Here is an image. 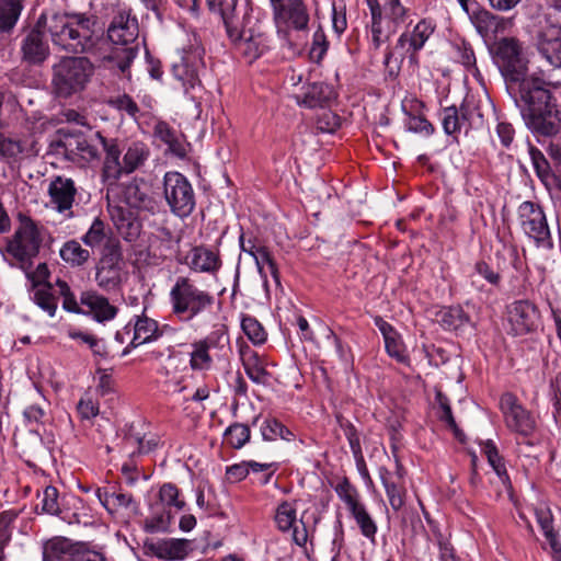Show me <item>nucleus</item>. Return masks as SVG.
I'll return each mask as SVG.
<instances>
[{
	"mask_svg": "<svg viewBox=\"0 0 561 561\" xmlns=\"http://www.w3.org/2000/svg\"><path fill=\"white\" fill-rule=\"evenodd\" d=\"M491 53L527 127L542 136L556 135L560 129L559 111L551 102L549 83L537 75L527 76L529 54L526 44L506 36L493 44Z\"/></svg>",
	"mask_w": 561,
	"mask_h": 561,
	"instance_id": "nucleus-1",
	"label": "nucleus"
},
{
	"mask_svg": "<svg viewBox=\"0 0 561 561\" xmlns=\"http://www.w3.org/2000/svg\"><path fill=\"white\" fill-rule=\"evenodd\" d=\"M44 28L58 49L72 55L92 54L100 41L96 33V18L81 12L54 13L46 18L41 15L38 24Z\"/></svg>",
	"mask_w": 561,
	"mask_h": 561,
	"instance_id": "nucleus-2",
	"label": "nucleus"
},
{
	"mask_svg": "<svg viewBox=\"0 0 561 561\" xmlns=\"http://www.w3.org/2000/svg\"><path fill=\"white\" fill-rule=\"evenodd\" d=\"M171 311L181 320H193L210 309L215 297L190 276H178L170 289Z\"/></svg>",
	"mask_w": 561,
	"mask_h": 561,
	"instance_id": "nucleus-3",
	"label": "nucleus"
},
{
	"mask_svg": "<svg viewBox=\"0 0 561 561\" xmlns=\"http://www.w3.org/2000/svg\"><path fill=\"white\" fill-rule=\"evenodd\" d=\"M371 14V45L380 48L405 24L410 9L401 0H367Z\"/></svg>",
	"mask_w": 561,
	"mask_h": 561,
	"instance_id": "nucleus-4",
	"label": "nucleus"
},
{
	"mask_svg": "<svg viewBox=\"0 0 561 561\" xmlns=\"http://www.w3.org/2000/svg\"><path fill=\"white\" fill-rule=\"evenodd\" d=\"M94 72L93 64L87 57H64L54 66L56 92L59 96H69L83 90Z\"/></svg>",
	"mask_w": 561,
	"mask_h": 561,
	"instance_id": "nucleus-5",
	"label": "nucleus"
},
{
	"mask_svg": "<svg viewBox=\"0 0 561 561\" xmlns=\"http://www.w3.org/2000/svg\"><path fill=\"white\" fill-rule=\"evenodd\" d=\"M43 242V228L26 216L20 217V225L9 241L7 251L20 262L22 270L32 265V259L37 256Z\"/></svg>",
	"mask_w": 561,
	"mask_h": 561,
	"instance_id": "nucleus-6",
	"label": "nucleus"
},
{
	"mask_svg": "<svg viewBox=\"0 0 561 561\" xmlns=\"http://www.w3.org/2000/svg\"><path fill=\"white\" fill-rule=\"evenodd\" d=\"M204 48L199 45H190L183 48L179 59L172 66L173 77L181 83L184 93H194L201 90V72L205 69Z\"/></svg>",
	"mask_w": 561,
	"mask_h": 561,
	"instance_id": "nucleus-7",
	"label": "nucleus"
},
{
	"mask_svg": "<svg viewBox=\"0 0 561 561\" xmlns=\"http://www.w3.org/2000/svg\"><path fill=\"white\" fill-rule=\"evenodd\" d=\"M163 194L171 211L179 217L190 216L195 208V194L188 180L179 172H167Z\"/></svg>",
	"mask_w": 561,
	"mask_h": 561,
	"instance_id": "nucleus-8",
	"label": "nucleus"
},
{
	"mask_svg": "<svg viewBox=\"0 0 561 561\" xmlns=\"http://www.w3.org/2000/svg\"><path fill=\"white\" fill-rule=\"evenodd\" d=\"M278 34L289 41V30L304 31L308 27L309 13L302 0H270Z\"/></svg>",
	"mask_w": 561,
	"mask_h": 561,
	"instance_id": "nucleus-9",
	"label": "nucleus"
},
{
	"mask_svg": "<svg viewBox=\"0 0 561 561\" xmlns=\"http://www.w3.org/2000/svg\"><path fill=\"white\" fill-rule=\"evenodd\" d=\"M122 262L121 242L116 238H107L95 274V280L101 288L108 290L119 284Z\"/></svg>",
	"mask_w": 561,
	"mask_h": 561,
	"instance_id": "nucleus-10",
	"label": "nucleus"
},
{
	"mask_svg": "<svg viewBox=\"0 0 561 561\" xmlns=\"http://www.w3.org/2000/svg\"><path fill=\"white\" fill-rule=\"evenodd\" d=\"M500 408L504 415L505 424L511 431L523 436H529L535 432V417L519 403L515 394L511 392L502 394Z\"/></svg>",
	"mask_w": 561,
	"mask_h": 561,
	"instance_id": "nucleus-11",
	"label": "nucleus"
},
{
	"mask_svg": "<svg viewBox=\"0 0 561 561\" xmlns=\"http://www.w3.org/2000/svg\"><path fill=\"white\" fill-rule=\"evenodd\" d=\"M518 220L523 231L537 243H545L550 239L546 215L538 204L523 202L518 207Z\"/></svg>",
	"mask_w": 561,
	"mask_h": 561,
	"instance_id": "nucleus-12",
	"label": "nucleus"
},
{
	"mask_svg": "<svg viewBox=\"0 0 561 561\" xmlns=\"http://www.w3.org/2000/svg\"><path fill=\"white\" fill-rule=\"evenodd\" d=\"M95 138L99 140L104 151V160L101 170L102 182L107 186L115 185L121 179V157L124 150L122 142L117 138H106L100 131L95 133Z\"/></svg>",
	"mask_w": 561,
	"mask_h": 561,
	"instance_id": "nucleus-13",
	"label": "nucleus"
},
{
	"mask_svg": "<svg viewBox=\"0 0 561 561\" xmlns=\"http://www.w3.org/2000/svg\"><path fill=\"white\" fill-rule=\"evenodd\" d=\"M434 27L425 20L420 21L412 33H402L398 38L394 51H399L401 58L408 57L411 62L416 64V53L424 46L425 42L433 34Z\"/></svg>",
	"mask_w": 561,
	"mask_h": 561,
	"instance_id": "nucleus-14",
	"label": "nucleus"
},
{
	"mask_svg": "<svg viewBox=\"0 0 561 561\" xmlns=\"http://www.w3.org/2000/svg\"><path fill=\"white\" fill-rule=\"evenodd\" d=\"M180 262L193 272L207 274H216L222 265L219 251L206 245L193 247Z\"/></svg>",
	"mask_w": 561,
	"mask_h": 561,
	"instance_id": "nucleus-15",
	"label": "nucleus"
},
{
	"mask_svg": "<svg viewBox=\"0 0 561 561\" xmlns=\"http://www.w3.org/2000/svg\"><path fill=\"white\" fill-rule=\"evenodd\" d=\"M508 322L515 335H523L533 331L539 317L536 306L529 300H517L508 307Z\"/></svg>",
	"mask_w": 561,
	"mask_h": 561,
	"instance_id": "nucleus-16",
	"label": "nucleus"
},
{
	"mask_svg": "<svg viewBox=\"0 0 561 561\" xmlns=\"http://www.w3.org/2000/svg\"><path fill=\"white\" fill-rule=\"evenodd\" d=\"M144 548L147 554L167 561L183 560L192 550L190 540L178 538H164L156 541L146 540Z\"/></svg>",
	"mask_w": 561,
	"mask_h": 561,
	"instance_id": "nucleus-17",
	"label": "nucleus"
},
{
	"mask_svg": "<svg viewBox=\"0 0 561 561\" xmlns=\"http://www.w3.org/2000/svg\"><path fill=\"white\" fill-rule=\"evenodd\" d=\"M76 194L77 188L75 182L69 178L58 175L49 183L48 195L50 204L58 213L64 214L67 218L73 216L71 208Z\"/></svg>",
	"mask_w": 561,
	"mask_h": 561,
	"instance_id": "nucleus-18",
	"label": "nucleus"
},
{
	"mask_svg": "<svg viewBox=\"0 0 561 561\" xmlns=\"http://www.w3.org/2000/svg\"><path fill=\"white\" fill-rule=\"evenodd\" d=\"M55 148L58 152H62L66 158L72 161L77 158L92 161L100 157L96 147L79 134L65 135L61 139L56 141Z\"/></svg>",
	"mask_w": 561,
	"mask_h": 561,
	"instance_id": "nucleus-19",
	"label": "nucleus"
},
{
	"mask_svg": "<svg viewBox=\"0 0 561 561\" xmlns=\"http://www.w3.org/2000/svg\"><path fill=\"white\" fill-rule=\"evenodd\" d=\"M139 34L138 21L127 11L118 12L112 20L107 36L116 45L129 46Z\"/></svg>",
	"mask_w": 561,
	"mask_h": 561,
	"instance_id": "nucleus-20",
	"label": "nucleus"
},
{
	"mask_svg": "<svg viewBox=\"0 0 561 561\" xmlns=\"http://www.w3.org/2000/svg\"><path fill=\"white\" fill-rule=\"evenodd\" d=\"M301 524V528H299L297 523V515H296V506L294 503L288 501H283L277 505L276 512H275V523L277 525V528L280 531H289L293 530V540L294 542L299 546L304 547L308 540V531L305 526V523L302 519L299 520Z\"/></svg>",
	"mask_w": 561,
	"mask_h": 561,
	"instance_id": "nucleus-21",
	"label": "nucleus"
},
{
	"mask_svg": "<svg viewBox=\"0 0 561 561\" xmlns=\"http://www.w3.org/2000/svg\"><path fill=\"white\" fill-rule=\"evenodd\" d=\"M221 20L231 44L247 34V30H253L257 26L247 3H240Z\"/></svg>",
	"mask_w": 561,
	"mask_h": 561,
	"instance_id": "nucleus-22",
	"label": "nucleus"
},
{
	"mask_svg": "<svg viewBox=\"0 0 561 561\" xmlns=\"http://www.w3.org/2000/svg\"><path fill=\"white\" fill-rule=\"evenodd\" d=\"M247 32L249 33L244 34L231 45L249 62H252L268 48V39L266 34L260 30L259 25L253 30H247Z\"/></svg>",
	"mask_w": 561,
	"mask_h": 561,
	"instance_id": "nucleus-23",
	"label": "nucleus"
},
{
	"mask_svg": "<svg viewBox=\"0 0 561 561\" xmlns=\"http://www.w3.org/2000/svg\"><path fill=\"white\" fill-rule=\"evenodd\" d=\"M84 547V543L72 542L66 537L51 538L44 543L43 561H59L65 557H70L72 561H78L79 553L83 551Z\"/></svg>",
	"mask_w": 561,
	"mask_h": 561,
	"instance_id": "nucleus-24",
	"label": "nucleus"
},
{
	"mask_svg": "<svg viewBox=\"0 0 561 561\" xmlns=\"http://www.w3.org/2000/svg\"><path fill=\"white\" fill-rule=\"evenodd\" d=\"M21 50L23 59L30 64H41L49 55L48 44L44 41L39 30H31L22 41Z\"/></svg>",
	"mask_w": 561,
	"mask_h": 561,
	"instance_id": "nucleus-25",
	"label": "nucleus"
},
{
	"mask_svg": "<svg viewBox=\"0 0 561 561\" xmlns=\"http://www.w3.org/2000/svg\"><path fill=\"white\" fill-rule=\"evenodd\" d=\"M123 198L131 208L153 213L157 207L156 201L149 194V188L144 181L129 182L123 191Z\"/></svg>",
	"mask_w": 561,
	"mask_h": 561,
	"instance_id": "nucleus-26",
	"label": "nucleus"
},
{
	"mask_svg": "<svg viewBox=\"0 0 561 561\" xmlns=\"http://www.w3.org/2000/svg\"><path fill=\"white\" fill-rule=\"evenodd\" d=\"M332 96V89L323 82H312L301 88V91L295 94L298 104L308 108L322 107Z\"/></svg>",
	"mask_w": 561,
	"mask_h": 561,
	"instance_id": "nucleus-27",
	"label": "nucleus"
},
{
	"mask_svg": "<svg viewBox=\"0 0 561 561\" xmlns=\"http://www.w3.org/2000/svg\"><path fill=\"white\" fill-rule=\"evenodd\" d=\"M81 305L89 308L94 319L99 322L108 321L117 314V308L108 302V299L94 293L84 291L80 297Z\"/></svg>",
	"mask_w": 561,
	"mask_h": 561,
	"instance_id": "nucleus-28",
	"label": "nucleus"
},
{
	"mask_svg": "<svg viewBox=\"0 0 561 561\" xmlns=\"http://www.w3.org/2000/svg\"><path fill=\"white\" fill-rule=\"evenodd\" d=\"M150 156L149 148L140 141L131 142L122 158L121 176L141 168Z\"/></svg>",
	"mask_w": 561,
	"mask_h": 561,
	"instance_id": "nucleus-29",
	"label": "nucleus"
},
{
	"mask_svg": "<svg viewBox=\"0 0 561 561\" xmlns=\"http://www.w3.org/2000/svg\"><path fill=\"white\" fill-rule=\"evenodd\" d=\"M216 344L213 336L196 341L192 344L190 353V367L196 371L209 370L213 366V358L209 354Z\"/></svg>",
	"mask_w": 561,
	"mask_h": 561,
	"instance_id": "nucleus-30",
	"label": "nucleus"
},
{
	"mask_svg": "<svg viewBox=\"0 0 561 561\" xmlns=\"http://www.w3.org/2000/svg\"><path fill=\"white\" fill-rule=\"evenodd\" d=\"M241 360L248 377L255 383L264 385L268 373L265 369V360L255 351L245 348L241 351Z\"/></svg>",
	"mask_w": 561,
	"mask_h": 561,
	"instance_id": "nucleus-31",
	"label": "nucleus"
},
{
	"mask_svg": "<svg viewBox=\"0 0 561 561\" xmlns=\"http://www.w3.org/2000/svg\"><path fill=\"white\" fill-rule=\"evenodd\" d=\"M540 51L553 67L561 68V26L545 33Z\"/></svg>",
	"mask_w": 561,
	"mask_h": 561,
	"instance_id": "nucleus-32",
	"label": "nucleus"
},
{
	"mask_svg": "<svg viewBox=\"0 0 561 561\" xmlns=\"http://www.w3.org/2000/svg\"><path fill=\"white\" fill-rule=\"evenodd\" d=\"M23 10V0H0V35L9 34Z\"/></svg>",
	"mask_w": 561,
	"mask_h": 561,
	"instance_id": "nucleus-33",
	"label": "nucleus"
},
{
	"mask_svg": "<svg viewBox=\"0 0 561 561\" xmlns=\"http://www.w3.org/2000/svg\"><path fill=\"white\" fill-rule=\"evenodd\" d=\"M437 321L445 330L459 331L471 324L469 316L459 306L440 310Z\"/></svg>",
	"mask_w": 561,
	"mask_h": 561,
	"instance_id": "nucleus-34",
	"label": "nucleus"
},
{
	"mask_svg": "<svg viewBox=\"0 0 561 561\" xmlns=\"http://www.w3.org/2000/svg\"><path fill=\"white\" fill-rule=\"evenodd\" d=\"M381 482L385 486L389 504L393 511H399L405 503V488L403 482L394 480L393 474L388 470L380 472Z\"/></svg>",
	"mask_w": 561,
	"mask_h": 561,
	"instance_id": "nucleus-35",
	"label": "nucleus"
},
{
	"mask_svg": "<svg viewBox=\"0 0 561 561\" xmlns=\"http://www.w3.org/2000/svg\"><path fill=\"white\" fill-rule=\"evenodd\" d=\"M469 108L461 104L458 110L455 105L447 106L442 111V124L447 135H455L461 130L462 125L468 119Z\"/></svg>",
	"mask_w": 561,
	"mask_h": 561,
	"instance_id": "nucleus-36",
	"label": "nucleus"
},
{
	"mask_svg": "<svg viewBox=\"0 0 561 561\" xmlns=\"http://www.w3.org/2000/svg\"><path fill=\"white\" fill-rule=\"evenodd\" d=\"M134 336L130 342L133 347L148 343L158 337V323L153 319L142 314L137 317L134 324Z\"/></svg>",
	"mask_w": 561,
	"mask_h": 561,
	"instance_id": "nucleus-37",
	"label": "nucleus"
},
{
	"mask_svg": "<svg viewBox=\"0 0 561 561\" xmlns=\"http://www.w3.org/2000/svg\"><path fill=\"white\" fill-rule=\"evenodd\" d=\"M254 261L263 279L264 286H267L265 265L267 266L270 274L274 278L275 283L280 285L278 267L268 248L265 245H260L259 251L255 252Z\"/></svg>",
	"mask_w": 561,
	"mask_h": 561,
	"instance_id": "nucleus-38",
	"label": "nucleus"
},
{
	"mask_svg": "<svg viewBox=\"0 0 561 561\" xmlns=\"http://www.w3.org/2000/svg\"><path fill=\"white\" fill-rule=\"evenodd\" d=\"M477 32L482 37H488L497 32L501 19L488 10L474 11L470 16Z\"/></svg>",
	"mask_w": 561,
	"mask_h": 561,
	"instance_id": "nucleus-39",
	"label": "nucleus"
},
{
	"mask_svg": "<svg viewBox=\"0 0 561 561\" xmlns=\"http://www.w3.org/2000/svg\"><path fill=\"white\" fill-rule=\"evenodd\" d=\"M535 515H536V519H537L540 528L542 529L545 537L549 541L552 550L554 552H560L561 546L558 542V539H557L558 536L553 530V525H552L553 518H552V514H551V511L549 510V507H547L543 504L537 506L535 508Z\"/></svg>",
	"mask_w": 561,
	"mask_h": 561,
	"instance_id": "nucleus-40",
	"label": "nucleus"
},
{
	"mask_svg": "<svg viewBox=\"0 0 561 561\" xmlns=\"http://www.w3.org/2000/svg\"><path fill=\"white\" fill-rule=\"evenodd\" d=\"M351 515L355 519L360 534L367 538L371 543L376 542V534L378 530L376 522L373 519L370 514L368 513L366 506L360 504L356 508L352 510Z\"/></svg>",
	"mask_w": 561,
	"mask_h": 561,
	"instance_id": "nucleus-41",
	"label": "nucleus"
},
{
	"mask_svg": "<svg viewBox=\"0 0 561 561\" xmlns=\"http://www.w3.org/2000/svg\"><path fill=\"white\" fill-rule=\"evenodd\" d=\"M137 54L138 48L136 46H122L114 48L105 59L112 68H117L122 73H125L129 70Z\"/></svg>",
	"mask_w": 561,
	"mask_h": 561,
	"instance_id": "nucleus-42",
	"label": "nucleus"
},
{
	"mask_svg": "<svg viewBox=\"0 0 561 561\" xmlns=\"http://www.w3.org/2000/svg\"><path fill=\"white\" fill-rule=\"evenodd\" d=\"M59 254L66 263L72 266H80L90 257V252L83 249L76 240L66 242L60 249Z\"/></svg>",
	"mask_w": 561,
	"mask_h": 561,
	"instance_id": "nucleus-43",
	"label": "nucleus"
},
{
	"mask_svg": "<svg viewBox=\"0 0 561 561\" xmlns=\"http://www.w3.org/2000/svg\"><path fill=\"white\" fill-rule=\"evenodd\" d=\"M33 301L50 317H54L57 310V299L51 293V285L46 283L43 286L32 287Z\"/></svg>",
	"mask_w": 561,
	"mask_h": 561,
	"instance_id": "nucleus-44",
	"label": "nucleus"
},
{
	"mask_svg": "<svg viewBox=\"0 0 561 561\" xmlns=\"http://www.w3.org/2000/svg\"><path fill=\"white\" fill-rule=\"evenodd\" d=\"M261 431L265 440H276L280 438L286 442H291L295 439V434L276 419H266Z\"/></svg>",
	"mask_w": 561,
	"mask_h": 561,
	"instance_id": "nucleus-45",
	"label": "nucleus"
},
{
	"mask_svg": "<svg viewBox=\"0 0 561 561\" xmlns=\"http://www.w3.org/2000/svg\"><path fill=\"white\" fill-rule=\"evenodd\" d=\"M528 152L537 176L541 180L542 183L547 184L548 181L552 178L551 168L548 160L546 159L545 154L534 146L529 147Z\"/></svg>",
	"mask_w": 561,
	"mask_h": 561,
	"instance_id": "nucleus-46",
	"label": "nucleus"
},
{
	"mask_svg": "<svg viewBox=\"0 0 561 561\" xmlns=\"http://www.w3.org/2000/svg\"><path fill=\"white\" fill-rule=\"evenodd\" d=\"M225 438L231 447L239 449L250 439V428L244 424L234 423L226 430Z\"/></svg>",
	"mask_w": 561,
	"mask_h": 561,
	"instance_id": "nucleus-47",
	"label": "nucleus"
},
{
	"mask_svg": "<svg viewBox=\"0 0 561 561\" xmlns=\"http://www.w3.org/2000/svg\"><path fill=\"white\" fill-rule=\"evenodd\" d=\"M335 492L339 497L346 504L350 512L363 504L359 501V494L357 490L350 483L346 478L336 484Z\"/></svg>",
	"mask_w": 561,
	"mask_h": 561,
	"instance_id": "nucleus-48",
	"label": "nucleus"
},
{
	"mask_svg": "<svg viewBox=\"0 0 561 561\" xmlns=\"http://www.w3.org/2000/svg\"><path fill=\"white\" fill-rule=\"evenodd\" d=\"M337 421L340 426L342 427L345 437L348 440L350 447L356 460H363V451L360 446L359 434L356 427L348 421H344L342 417L337 416Z\"/></svg>",
	"mask_w": 561,
	"mask_h": 561,
	"instance_id": "nucleus-49",
	"label": "nucleus"
},
{
	"mask_svg": "<svg viewBox=\"0 0 561 561\" xmlns=\"http://www.w3.org/2000/svg\"><path fill=\"white\" fill-rule=\"evenodd\" d=\"M242 330L244 334L251 340L254 344H262L266 341V332L262 324L252 317H245L241 322Z\"/></svg>",
	"mask_w": 561,
	"mask_h": 561,
	"instance_id": "nucleus-50",
	"label": "nucleus"
},
{
	"mask_svg": "<svg viewBox=\"0 0 561 561\" xmlns=\"http://www.w3.org/2000/svg\"><path fill=\"white\" fill-rule=\"evenodd\" d=\"M179 494L180 491L173 483H164L159 490L160 501L169 507H174L176 511H181L185 506V502L179 500Z\"/></svg>",
	"mask_w": 561,
	"mask_h": 561,
	"instance_id": "nucleus-51",
	"label": "nucleus"
},
{
	"mask_svg": "<svg viewBox=\"0 0 561 561\" xmlns=\"http://www.w3.org/2000/svg\"><path fill=\"white\" fill-rule=\"evenodd\" d=\"M482 451L486 456V459L493 470L501 479H507V473L502 458L499 455L497 448L491 440H486L483 444Z\"/></svg>",
	"mask_w": 561,
	"mask_h": 561,
	"instance_id": "nucleus-52",
	"label": "nucleus"
},
{
	"mask_svg": "<svg viewBox=\"0 0 561 561\" xmlns=\"http://www.w3.org/2000/svg\"><path fill=\"white\" fill-rule=\"evenodd\" d=\"M329 48V42L321 27H319L312 36V43L309 50L310 59L314 62H320Z\"/></svg>",
	"mask_w": 561,
	"mask_h": 561,
	"instance_id": "nucleus-53",
	"label": "nucleus"
},
{
	"mask_svg": "<svg viewBox=\"0 0 561 561\" xmlns=\"http://www.w3.org/2000/svg\"><path fill=\"white\" fill-rule=\"evenodd\" d=\"M436 401H437L438 408H439V414H438L439 420L445 422L449 426V428L454 432L456 437H459L461 433H460V431L457 426V423L454 419L447 397L444 396L442 392H437Z\"/></svg>",
	"mask_w": 561,
	"mask_h": 561,
	"instance_id": "nucleus-54",
	"label": "nucleus"
},
{
	"mask_svg": "<svg viewBox=\"0 0 561 561\" xmlns=\"http://www.w3.org/2000/svg\"><path fill=\"white\" fill-rule=\"evenodd\" d=\"M106 240L105 224L101 219L95 218L87 233L82 237V241L84 244L93 248Z\"/></svg>",
	"mask_w": 561,
	"mask_h": 561,
	"instance_id": "nucleus-55",
	"label": "nucleus"
},
{
	"mask_svg": "<svg viewBox=\"0 0 561 561\" xmlns=\"http://www.w3.org/2000/svg\"><path fill=\"white\" fill-rule=\"evenodd\" d=\"M42 512L58 515L60 513L58 503V490L55 486L48 485L44 489L41 497Z\"/></svg>",
	"mask_w": 561,
	"mask_h": 561,
	"instance_id": "nucleus-56",
	"label": "nucleus"
},
{
	"mask_svg": "<svg viewBox=\"0 0 561 561\" xmlns=\"http://www.w3.org/2000/svg\"><path fill=\"white\" fill-rule=\"evenodd\" d=\"M108 104L118 110L119 112H125L128 116L136 118L139 113V107L137 103L129 96L128 94L118 95L108 101Z\"/></svg>",
	"mask_w": 561,
	"mask_h": 561,
	"instance_id": "nucleus-57",
	"label": "nucleus"
},
{
	"mask_svg": "<svg viewBox=\"0 0 561 561\" xmlns=\"http://www.w3.org/2000/svg\"><path fill=\"white\" fill-rule=\"evenodd\" d=\"M24 150L20 140L8 138L0 134V157L4 159H13L20 156Z\"/></svg>",
	"mask_w": 561,
	"mask_h": 561,
	"instance_id": "nucleus-58",
	"label": "nucleus"
},
{
	"mask_svg": "<svg viewBox=\"0 0 561 561\" xmlns=\"http://www.w3.org/2000/svg\"><path fill=\"white\" fill-rule=\"evenodd\" d=\"M118 232L126 241L133 242L138 239L141 232L140 221L133 215L130 218L117 228Z\"/></svg>",
	"mask_w": 561,
	"mask_h": 561,
	"instance_id": "nucleus-59",
	"label": "nucleus"
},
{
	"mask_svg": "<svg viewBox=\"0 0 561 561\" xmlns=\"http://www.w3.org/2000/svg\"><path fill=\"white\" fill-rule=\"evenodd\" d=\"M407 129L412 133L423 134L430 136L434 133L433 125L423 116H410L407 122Z\"/></svg>",
	"mask_w": 561,
	"mask_h": 561,
	"instance_id": "nucleus-60",
	"label": "nucleus"
},
{
	"mask_svg": "<svg viewBox=\"0 0 561 561\" xmlns=\"http://www.w3.org/2000/svg\"><path fill=\"white\" fill-rule=\"evenodd\" d=\"M340 126V117L330 111L323 112L317 119V128L322 133H333Z\"/></svg>",
	"mask_w": 561,
	"mask_h": 561,
	"instance_id": "nucleus-61",
	"label": "nucleus"
},
{
	"mask_svg": "<svg viewBox=\"0 0 561 561\" xmlns=\"http://www.w3.org/2000/svg\"><path fill=\"white\" fill-rule=\"evenodd\" d=\"M211 12L218 13L220 18L233 11L240 3L239 0H206Z\"/></svg>",
	"mask_w": 561,
	"mask_h": 561,
	"instance_id": "nucleus-62",
	"label": "nucleus"
},
{
	"mask_svg": "<svg viewBox=\"0 0 561 561\" xmlns=\"http://www.w3.org/2000/svg\"><path fill=\"white\" fill-rule=\"evenodd\" d=\"M170 523V515L158 514L157 516L147 518L144 524V528L147 533H156L164 530Z\"/></svg>",
	"mask_w": 561,
	"mask_h": 561,
	"instance_id": "nucleus-63",
	"label": "nucleus"
},
{
	"mask_svg": "<svg viewBox=\"0 0 561 561\" xmlns=\"http://www.w3.org/2000/svg\"><path fill=\"white\" fill-rule=\"evenodd\" d=\"M474 271L482 276L486 282L491 285H499L501 280V276L497 272H495L488 263L483 261H479L474 265Z\"/></svg>",
	"mask_w": 561,
	"mask_h": 561,
	"instance_id": "nucleus-64",
	"label": "nucleus"
}]
</instances>
